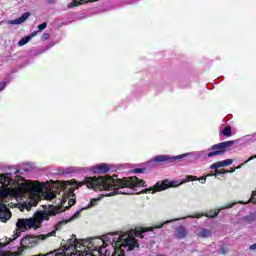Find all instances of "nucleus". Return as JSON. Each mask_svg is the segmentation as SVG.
<instances>
[{
	"label": "nucleus",
	"instance_id": "obj_36",
	"mask_svg": "<svg viewBox=\"0 0 256 256\" xmlns=\"http://www.w3.org/2000/svg\"><path fill=\"white\" fill-rule=\"evenodd\" d=\"M227 173H235V168H231L230 170H226Z\"/></svg>",
	"mask_w": 256,
	"mask_h": 256
},
{
	"label": "nucleus",
	"instance_id": "obj_30",
	"mask_svg": "<svg viewBox=\"0 0 256 256\" xmlns=\"http://www.w3.org/2000/svg\"><path fill=\"white\" fill-rule=\"evenodd\" d=\"M5 87H7V82H1L0 83V91H3V89H5Z\"/></svg>",
	"mask_w": 256,
	"mask_h": 256
},
{
	"label": "nucleus",
	"instance_id": "obj_40",
	"mask_svg": "<svg viewBox=\"0 0 256 256\" xmlns=\"http://www.w3.org/2000/svg\"><path fill=\"white\" fill-rule=\"evenodd\" d=\"M0 255H3V251H0Z\"/></svg>",
	"mask_w": 256,
	"mask_h": 256
},
{
	"label": "nucleus",
	"instance_id": "obj_19",
	"mask_svg": "<svg viewBox=\"0 0 256 256\" xmlns=\"http://www.w3.org/2000/svg\"><path fill=\"white\" fill-rule=\"evenodd\" d=\"M243 221H245V223L251 224L256 221V215L253 213L249 214L243 218Z\"/></svg>",
	"mask_w": 256,
	"mask_h": 256
},
{
	"label": "nucleus",
	"instance_id": "obj_38",
	"mask_svg": "<svg viewBox=\"0 0 256 256\" xmlns=\"http://www.w3.org/2000/svg\"><path fill=\"white\" fill-rule=\"evenodd\" d=\"M231 207H233V205H229V206H227V207H226V209H229V208H231Z\"/></svg>",
	"mask_w": 256,
	"mask_h": 256
},
{
	"label": "nucleus",
	"instance_id": "obj_24",
	"mask_svg": "<svg viewBox=\"0 0 256 256\" xmlns=\"http://www.w3.org/2000/svg\"><path fill=\"white\" fill-rule=\"evenodd\" d=\"M225 173H227V170L225 169H215V172H214V177H217V175H225Z\"/></svg>",
	"mask_w": 256,
	"mask_h": 256
},
{
	"label": "nucleus",
	"instance_id": "obj_7",
	"mask_svg": "<svg viewBox=\"0 0 256 256\" xmlns=\"http://www.w3.org/2000/svg\"><path fill=\"white\" fill-rule=\"evenodd\" d=\"M235 143H236L235 140H229L225 142H220L218 144H214L207 150L208 153L205 155V157H208V159H211L213 157H219L221 155H225L227 151H229V148L233 147Z\"/></svg>",
	"mask_w": 256,
	"mask_h": 256
},
{
	"label": "nucleus",
	"instance_id": "obj_34",
	"mask_svg": "<svg viewBox=\"0 0 256 256\" xmlns=\"http://www.w3.org/2000/svg\"><path fill=\"white\" fill-rule=\"evenodd\" d=\"M37 36V31H34L31 33V35H29L28 37H31V39H33V37Z\"/></svg>",
	"mask_w": 256,
	"mask_h": 256
},
{
	"label": "nucleus",
	"instance_id": "obj_8",
	"mask_svg": "<svg viewBox=\"0 0 256 256\" xmlns=\"http://www.w3.org/2000/svg\"><path fill=\"white\" fill-rule=\"evenodd\" d=\"M170 187H179V182L177 181H169L165 179L163 181H158L153 187L146 188L142 190V193H158L160 191H165L166 189H170Z\"/></svg>",
	"mask_w": 256,
	"mask_h": 256
},
{
	"label": "nucleus",
	"instance_id": "obj_17",
	"mask_svg": "<svg viewBox=\"0 0 256 256\" xmlns=\"http://www.w3.org/2000/svg\"><path fill=\"white\" fill-rule=\"evenodd\" d=\"M11 173L8 174H1L0 175V183L3 185V187H8V185H11Z\"/></svg>",
	"mask_w": 256,
	"mask_h": 256
},
{
	"label": "nucleus",
	"instance_id": "obj_28",
	"mask_svg": "<svg viewBox=\"0 0 256 256\" xmlns=\"http://www.w3.org/2000/svg\"><path fill=\"white\" fill-rule=\"evenodd\" d=\"M49 37H51V35H50L49 33H44V34L42 35L41 39H42L43 41H47V40L49 39Z\"/></svg>",
	"mask_w": 256,
	"mask_h": 256
},
{
	"label": "nucleus",
	"instance_id": "obj_13",
	"mask_svg": "<svg viewBox=\"0 0 256 256\" xmlns=\"http://www.w3.org/2000/svg\"><path fill=\"white\" fill-rule=\"evenodd\" d=\"M81 212H76L74 215H72L69 220H61L60 222H58L55 225V235L57 234V231H61V229L63 228V225H67V223H69L70 221H75V219H77L78 217H80Z\"/></svg>",
	"mask_w": 256,
	"mask_h": 256
},
{
	"label": "nucleus",
	"instance_id": "obj_1",
	"mask_svg": "<svg viewBox=\"0 0 256 256\" xmlns=\"http://www.w3.org/2000/svg\"><path fill=\"white\" fill-rule=\"evenodd\" d=\"M145 181L138 179L137 176L117 178V175L111 176H101V177H86L84 181L72 182V185L77 187H83L87 185L88 189H94V191H109V189L114 190L109 194H105V197H113L115 195H133L129 191H119V189H131L135 191L137 187H147Z\"/></svg>",
	"mask_w": 256,
	"mask_h": 256
},
{
	"label": "nucleus",
	"instance_id": "obj_11",
	"mask_svg": "<svg viewBox=\"0 0 256 256\" xmlns=\"http://www.w3.org/2000/svg\"><path fill=\"white\" fill-rule=\"evenodd\" d=\"M91 171L99 175H105V173H109V171H111V166L107 163H102V164L93 166L91 168Z\"/></svg>",
	"mask_w": 256,
	"mask_h": 256
},
{
	"label": "nucleus",
	"instance_id": "obj_15",
	"mask_svg": "<svg viewBox=\"0 0 256 256\" xmlns=\"http://www.w3.org/2000/svg\"><path fill=\"white\" fill-rule=\"evenodd\" d=\"M31 16L30 12L23 13L19 18H16L10 22L11 25H21V23H25L29 17Z\"/></svg>",
	"mask_w": 256,
	"mask_h": 256
},
{
	"label": "nucleus",
	"instance_id": "obj_5",
	"mask_svg": "<svg viewBox=\"0 0 256 256\" xmlns=\"http://www.w3.org/2000/svg\"><path fill=\"white\" fill-rule=\"evenodd\" d=\"M95 241H85L83 247L87 245L86 250L80 252V256H109L111 252L107 250V244L95 245Z\"/></svg>",
	"mask_w": 256,
	"mask_h": 256
},
{
	"label": "nucleus",
	"instance_id": "obj_12",
	"mask_svg": "<svg viewBox=\"0 0 256 256\" xmlns=\"http://www.w3.org/2000/svg\"><path fill=\"white\" fill-rule=\"evenodd\" d=\"M9 219H11V210L4 203H0V221L6 223Z\"/></svg>",
	"mask_w": 256,
	"mask_h": 256
},
{
	"label": "nucleus",
	"instance_id": "obj_41",
	"mask_svg": "<svg viewBox=\"0 0 256 256\" xmlns=\"http://www.w3.org/2000/svg\"><path fill=\"white\" fill-rule=\"evenodd\" d=\"M223 255H225V251H222Z\"/></svg>",
	"mask_w": 256,
	"mask_h": 256
},
{
	"label": "nucleus",
	"instance_id": "obj_32",
	"mask_svg": "<svg viewBox=\"0 0 256 256\" xmlns=\"http://www.w3.org/2000/svg\"><path fill=\"white\" fill-rule=\"evenodd\" d=\"M47 198H48V199H55V194H53V193H48V194H47Z\"/></svg>",
	"mask_w": 256,
	"mask_h": 256
},
{
	"label": "nucleus",
	"instance_id": "obj_39",
	"mask_svg": "<svg viewBox=\"0 0 256 256\" xmlns=\"http://www.w3.org/2000/svg\"><path fill=\"white\" fill-rule=\"evenodd\" d=\"M67 253H70V254H71V256L75 255V254H73V252H69V251H67Z\"/></svg>",
	"mask_w": 256,
	"mask_h": 256
},
{
	"label": "nucleus",
	"instance_id": "obj_3",
	"mask_svg": "<svg viewBox=\"0 0 256 256\" xmlns=\"http://www.w3.org/2000/svg\"><path fill=\"white\" fill-rule=\"evenodd\" d=\"M56 213L57 212H53V211H49V212L40 211V212H36L34 214V217L32 218L18 219L16 223L17 230L13 235V238L11 239V241H15L17 237L21 236L22 231H29V229H39V227H41V224L44 221H49V217H51V215H55Z\"/></svg>",
	"mask_w": 256,
	"mask_h": 256
},
{
	"label": "nucleus",
	"instance_id": "obj_31",
	"mask_svg": "<svg viewBox=\"0 0 256 256\" xmlns=\"http://www.w3.org/2000/svg\"><path fill=\"white\" fill-rule=\"evenodd\" d=\"M198 181H200V183H205L207 181V176L200 177Z\"/></svg>",
	"mask_w": 256,
	"mask_h": 256
},
{
	"label": "nucleus",
	"instance_id": "obj_26",
	"mask_svg": "<svg viewBox=\"0 0 256 256\" xmlns=\"http://www.w3.org/2000/svg\"><path fill=\"white\" fill-rule=\"evenodd\" d=\"M39 31H43L44 29H47V22H44L40 25H38Z\"/></svg>",
	"mask_w": 256,
	"mask_h": 256
},
{
	"label": "nucleus",
	"instance_id": "obj_6",
	"mask_svg": "<svg viewBox=\"0 0 256 256\" xmlns=\"http://www.w3.org/2000/svg\"><path fill=\"white\" fill-rule=\"evenodd\" d=\"M49 237H55V231L48 234H40L38 236H24L20 241V245L22 249H33V247H37L39 245L40 240L45 241V239H49Z\"/></svg>",
	"mask_w": 256,
	"mask_h": 256
},
{
	"label": "nucleus",
	"instance_id": "obj_9",
	"mask_svg": "<svg viewBox=\"0 0 256 256\" xmlns=\"http://www.w3.org/2000/svg\"><path fill=\"white\" fill-rule=\"evenodd\" d=\"M183 157H187V154H182V155H178V156L158 155L153 158V161H154V163L161 165L163 163H173V161L183 159Z\"/></svg>",
	"mask_w": 256,
	"mask_h": 256
},
{
	"label": "nucleus",
	"instance_id": "obj_21",
	"mask_svg": "<svg viewBox=\"0 0 256 256\" xmlns=\"http://www.w3.org/2000/svg\"><path fill=\"white\" fill-rule=\"evenodd\" d=\"M222 135H224V137H231L233 135L231 126H226L222 130Z\"/></svg>",
	"mask_w": 256,
	"mask_h": 256
},
{
	"label": "nucleus",
	"instance_id": "obj_25",
	"mask_svg": "<svg viewBox=\"0 0 256 256\" xmlns=\"http://www.w3.org/2000/svg\"><path fill=\"white\" fill-rule=\"evenodd\" d=\"M147 168H135L132 172L133 173H145Z\"/></svg>",
	"mask_w": 256,
	"mask_h": 256
},
{
	"label": "nucleus",
	"instance_id": "obj_4",
	"mask_svg": "<svg viewBox=\"0 0 256 256\" xmlns=\"http://www.w3.org/2000/svg\"><path fill=\"white\" fill-rule=\"evenodd\" d=\"M115 245L116 249L112 256H125V251H133L135 247L139 248V240L133 236H122Z\"/></svg>",
	"mask_w": 256,
	"mask_h": 256
},
{
	"label": "nucleus",
	"instance_id": "obj_33",
	"mask_svg": "<svg viewBox=\"0 0 256 256\" xmlns=\"http://www.w3.org/2000/svg\"><path fill=\"white\" fill-rule=\"evenodd\" d=\"M253 159H256V154L247 159L245 163H249V161H253Z\"/></svg>",
	"mask_w": 256,
	"mask_h": 256
},
{
	"label": "nucleus",
	"instance_id": "obj_23",
	"mask_svg": "<svg viewBox=\"0 0 256 256\" xmlns=\"http://www.w3.org/2000/svg\"><path fill=\"white\" fill-rule=\"evenodd\" d=\"M246 203H253V205H256V190L252 192L250 199Z\"/></svg>",
	"mask_w": 256,
	"mask_h": 256
},
{
	"label": "nucleus",
	"instance_id": "obj_29",
	"mask_svg": "<svg viewBox=\"0 0 256 256\" xmlns=\"http://www.w3.org/2000/svg\"><path fill=\"white\" fill-rule=\"evenodd\" d=\"M186 181H197V176H187Z\"/></svg>",
	"mask_w": 256,
	"mask_h": 256
},
{
	"label": "nucleus",
	"instance_id": "obj_14",
	"mask_svg": "<svg viewBox=\"0 0 256 256\" xmlns=\"http://www.w3.org/2000/svg\"><path fill=\"white\" fill-rule=\"evenodd\" d=\"M229 165H233V159H226L222 161H218L210 166V169H219L221 167H229Z\"/></svg>",
	"mask_w": 256,
	"mask_h": 256
},
{
	"label": "nucleus",
	"instance_id": "obj_35",
	"mask_svg": "<svg viewBox=\"0 0 256 256\" xmlns=\"http://www.w3.org/2000/svg\"><path fill=\"white\" fill-rule=\"evenodd\" d=\"M245 164H247L246 162H244V163H242L241 165H239L238 167H235L234 169H235V171H236V169H241L242 167H243V165H245Z\"/></svg>",
	"mask_w": 256,
	"mask_h": 256
},
{
	"label": "nucleus",
	"instance_id": "obj_10",
	"mask_svg": "<svg viewBox=\"0 0 256 256\" xmlns=\"http://www.w3.org/2000/svg\"><path fill=\"white\" fill-rule=\"evenodd\" d=\"M37 185H32L29 182L22 183V189L25 191H32L33 193H41L43 189H45V184L37 182Z\"/></svg>",
	"mask_w": 256,
	"mask_h": 256
},
{
	"label": "nucleus",
	"instance_id": "obj_2",
	"mask_svg": "<svg viewBox=\"0 0 256 256\" xmlns=\"http://www.w3.org/2000/svg\"><path fill=\"white\" fill-rule=\"evenodd\" d=\"M163 223H160L158 225L151 226L149 228L147 227H136L134 230H131L130 234H123L119 236L118 238H111L109 235L103 236V239L101 238H95L92 239L94 243H97L98 245H112L114 247V253L117 249V246L115 245L117 241H121V237H139L140 239H149L155 237V229H162Z\"/></svg>",
	"mask_w": 256,
	"mask_h": 256
},
{
	"label": "nucleus",
	"instance_id": "obj_43",
	"mask_svg": "<svg viewBox=\"0 0 256 256\" xmlns=\"http://www.w3.org/2000/svg\"><path fill=\"white\" fill-rule=\"evenodd\" d=\"M241 205H243L244 203L243 202H240Z\"/></svg>",
	"mask_w": 256,
	"mask_h": 256
},
{
	"label": "nucleus",
	"instance_id": "obj_18",
	"mask_svg": "<svg viewBox=\"0 0 256 256\" xmlns=\"http://www.w3.org/2000/svg\"><path fill=\"white\" fill-rule=\"evenodd\" d=\"M220 212L221 210L219 209L210 210L204 216H206L208 219H215V217H217V215H219Z\"/></svg>",
	"mask_w": 256,
	"mask_h": 256
},
{
	"label": "nucleus",
	"instance_id": "obj_42",
	"mask_svg": "<svg viewBox=\"0 0 256 256\" xmlns=\"http://www.w3.org/2000/svg\"><path fill=\"white\" fill-rule=\"evenodd\" d=\"M15 173H19V170H17Z\"/></svg>",
	"mask_w": 256,
	"mask_h": 256
},
{
	"label": "nucleus",
	"instance_id": "obj_27",
	"mask_svg": "<svg viewBox=\"0 0 256 256\" xmlns=\"http://www.w3.org/2000/svg\"><path fill=\"white\" fill-rule=\"evenodd\" d=\"M95 205H97V199L93 198L91 199L88 207H95Z\"/></svg>",
	"mask_w": 256,
	"mask_h": 256
},
{
	"label": "nucleus",
	"instance_id": "obj_37",
	"mask_svg": "<svg viewBox=\"0 0 256 256\" xmlns=\"http://www.w3.org/2000/svg\"><path fill=\"white\" fill-rule=\"evenodd\" d=\"M213 176H215V173H214V174H208V175H206V177H213Z\"/></svg>",
	"mask_w": 256,
	"mask_h": 256
},
{
	"label": "nucleus",
	"instance_id": "obj_20",
	"mask_svg": "<svg viewBox=\"0 0 256 256\" xmlns=\"http://www.w3.org/2000/svg\"><path fill=\"white\" fill-rule=\"evenodd\" d=\"M199 236L203 237L204 239H207V237H211V230L203 228L200 230Z\"/></svg>",
	"mask_w": 256,
	"mask_h": 256
},
{
	"label": "nucleus",
	"instance_id": "obj_22",
	"mask_svg": "<svg viewBox=\"0 0 256 256\" xmlns=\"http://www.w3.org/2000/svg\"><path fill=\"white\" fill-rule=\"evenodd\" d=\"M31 41V36H26V37H23L19 42H18V45L19 47H23V45H27L28 42Z\"/></svg>",
	"mask_w": 256,
	"mask_h": 256
},
{
	"label": "nucleus",
	"instance_id": "obj_16",
	"mask_svg": "<svg viewBox=\"0 0 256 256\" xmlns=\"http://www.w3.org/2000/svg\"><path fill=\"white\" fill-rule=\"evenodd\" d=\"M188 232L187 229L185 228V226H178L175 229V234L174 236L176 237V239H185V237H187Z\"/></svg>",
	"mask_w": 256,
	"mask_h": 256
}]
</instances>
